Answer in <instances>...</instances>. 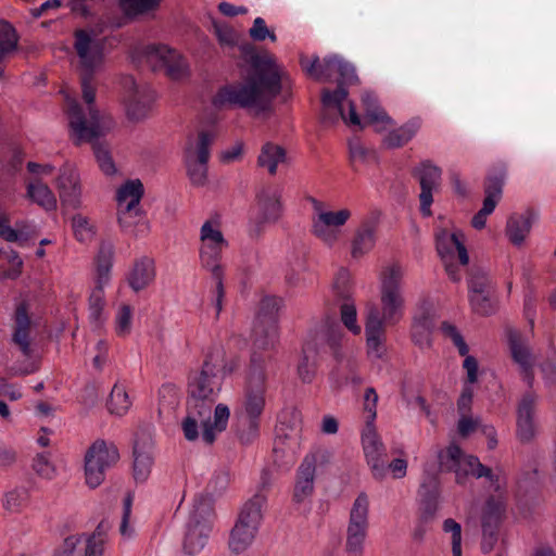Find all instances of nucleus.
<instances>
[{
	"mask_svg": "<svg viewBox=\"0 0 556 556\" xmlns=\"http://www.w3.org/2000/svg\"><path fill=\"white\" fill-rule=\"evenodd\" d=\"M74 48L81 71V102L66 96L67 118L71 136L78 143L93 141L106 135L113 127L111 115L102 112L96 104L97 88L92 76L104 61V40L93 29L75 31Z\"/></svg>",
	"mask_w": 556,
	"mask_h": 556,
	"instance_id": "1",
	"label": "nucleus"
},
{
	"mask_svg": "<svg viewBox=\"0 0 556 556\" xmlns=\"http://www.w3.org/2000/svg\"><path fill=\"white\" fill-rule=\"evenodd\" d=\"M290 79L270 54L252 58V73L247 81L226 85L218 89L212 103L217 109L241 108L254 116H266L273 112V101L285 92L289 97Z\"/></svg>",
	"mask_w": 556,
	"mask_h": 556,
	"instance_id": "2",
	"label": "nucleus"
},
{
	"mask_svg": "<svg viewBox=\"0 0 556 556\" xmlns=\"http://www.w3.org/2000/svg\"><path fill=\"white\" fill-rule=\"evenodd\" d=\"M301 65L309 76L318 80H329L336 75L340 77L334 90L324 89L321 92L323 121L334 124L341 118L346 126L363 129L362 118L345 88L358 81L355 67L337 55L325 58L323 62L317 56L303 59Z\"/></svg>",
	"mask_w": 556,
	"mask_h": 556,
	"instance_id": "3",
	"label": "nucleus"
},
{
	"mask_svg": "<svg viewBox=\"0 0 556 556\" xmlns=\"http://www.w3.org/2000/svg\"><path fill=\"white\" fill-rule=\"evenodd\" d=\"M406 269L399 263L386 265L379 274L380 305L370 303L366 306V320L376 313L381 326L394 325L404 316L405 300L403 282Z\"/></svg>",
	"mask_w": 556,
	"mask_h": 556,
	"instance_id": "4",
	"label": "nucleus"
},
{
	"mask_svg": "<svg viewBox=\"0 0 556 556\" xmlns=\"http://www.w3.org/2000/svg\"><path fill=\"white\" fill-rule=\"evenodd\" d=\"M230 417L229 407L219 403L215 406L213 417L207 405L188 404V410L181 420V430L188 441L199 438L206 444H212L217 435L226 430Z\"/></svg>",
	"mask_w": 556,
	"mask_h": 556,
	"instance_id": "5",
	"label": "nucleus"
},
{
	"mask_svg": "<svg viewBox=\"0 0 556 556\" xmlns=\"http://www.w3.org/2000/svg\"><path fill=\"white\" fill-rule=\"evenodd\" d=\"M225 351L220 345L211 346L205 353L202 367L190 374L188 379V404L198 401L214 402L223 388V377L218 375V367L224 359Z\"/></svg>",
	"mask_w": 556,
	"mask_h": 556,
	"instance_id": "6",
	"label": "nucleus"
},
{
	"mask_svg": "<svg viewBox=\"0 0 556 556\" xmlns=\"http://www.w3.org/2000/svg\"><path fill=\"white\" fill-rule=\"evenodd\" d=\"M199 262L200 266L217 277L224 273L223 254L229 248V241L223 229L219 214L210 215L199 228Z\"/></svg>",
	"mask_w": 556,
	"mask_h": 556,
	"instance_id": "7",
	"label": "nucleus"
},
{
	"mask_svg": "<svg viewBox=\"0 0 556 556\" xmlns=\"http://www.w3.org/2000/svg\"><path fill=\"white\" fill-rule=\"evenodd\" d=\"M362 104L365 111V123L371 125L376 131H388L383 138V143L388 148H400L410 141L419 129L417 121H410L399 128L391 129L394 125L393 119L380 106L377 97L365 91L362 96Z\"/></svg>",
	"mask_w": 556,
	"mask_h": 556,
	"instance_id": "8",
	"label": "nucleus"
},
{
	"mask_svg": "<svg viewBox=\"0 0 556 556\" xmlns=\"http://www.w3.org/2000/svg\"><path fill=\"white\" fill-rule=\"evenodd\" d=\"M265 503L266 497L256 494L242 506L229 534L228 546L232 553H244L254 543L263 521Z\"/></svg>",
	"mask_w": 556,
	"mask_h": 556,
	"instance_id": "9",
	"label": "nucleus"
},
{
	"mask_svg": "<svg viewBox=\"0 0 556 556\" xmlns=\"http://www.w3.org/2000/svg\"><path fill=\"white\" fill-rule=\"evenodd\" d=\"M440 466L446 470L454 471L457 481L460 482L462 472L471 475L476 478H486L494 491L501 492L506 486V477L502 470L495 471L482 465L475 456H464L460 447L451 444L445 452H439Z\"/></svg>",
	"mask_w": 556,
	"mask_h": 556,
	"instance_id": "10",
	"label": "nucleus"
},
{
	"mask_svg": "<svg viewBox=\"0 0 556 556\" xmlns=\"http://www.w3.org/2000/svg\"><path fill=\"white\" fill-rule=\"evenodd\" d=\"M343 333L339 325L327 329L311 330L303 343L302 356L298 365L299 378L304 383H311L315 377L317 363L316 356L323 346H328L337 356Z\"/></svg>",
	"mask_w": 556,
	"mask_h": 556,
	"instance_id": "11",
	"label": "nucleus"
},
{
	"mask_svg": "<svg viewBox=\"0 0 556 556\" xmlns=\"http://www.w3.org/2000/svg\"><path fill=\"white\" fill-rule=\"evenodd\" d=\"M264 382L263 374H258L257 377L251 376L249 380L241 404L236 410L240 427L243 428L240 438H255L258 433L261 416L266 404Z\"/></svg>",
	"mask_w": 556,
	"mask_h": 556,
	"instance_id": "12",
	"label": "nucleus"
},
{
	"mask_svg": "<svg viewBox=\"0 0 556 556\" xmlns=\"http://www.w3.org/2000/svg\"><path fill=\"white\" fill-rule=\"evenodd\" d=\"M352 216L351 210L338 211L326 208L321 202L313 200L311 232L324 245L337 247L343 238V227Z\"/></svg>",
	"mask_w": 556,
	"mask_h": 556,
	"instance_id": "13",
	"label": "nucleus"
},
{
	"mask_svg": "<svg viewBox=\"0 0 556 556\" xmlns=\"http://www.w3.org/2000/svg\"><path fill=\"white\" fill-rule=\"evenodd\" d=\"M435 247L450 279L455 282L460 281V266L464 267L469 263L465 233L460 229L448 231L439 228L435 231Z\"/></svg>",
	"mask_w": 556,
	"mask_h": 556,
	"instance_id": "14",
	"label": "nucleus"
},
{
	"mask_svg": "<svg viewBox=\"0 0 556 556\" xmlns=\"http://www.w3.org/2000/svg\"><path fill=\"white\" fill-rule=\"evenodd\" d=\"M119 459V452L113 442L94 441L87 450L84 458L85 482L96 489L105 479V472Z\"/></svg>",
	"mask_w": 556,
	"mask_h": 556,
	"instance_id": "15",
	"label": "nucleus"
},
{
	"mask_svg": "<svg viewBox=\"0 0 556 556\" xmlns=\"http://www.w3.org/2000/svg\"><path fill=\"white\" fill-rule=\"evenodd\" d=\"M369 528V498L366 493L357 495L352 504L346 527L344 552L346 556H363Z\"/></svg>",
	"mask_w": 556,
	"mask_h": 556,
	"instance_id": "16",
	"label": "nucleus"
},
{
	"mask_svg": "<svg viewBox=\"0 0 556 556\" xmlns=\"http://www.w3.org/2000/svg\"><path fill=\"white\" fill-rule=\"evenodd\" d=\"M213 141L214 134L211 131H201L187 139L184 159L188 177L193 186L202 187L207 181V162Z\"/></svg>",
	"mask_w": 556,
	"mask_h": 556,
	"instance_id": "17",
	"label": "nucleus"
},
{
	"mask_svg": "<svg viewBox=\"0 0 556 556\" xmlns=\"http://www.w3.org/2000/svg\"><path fill=\"white\" fill-rule=\"evenodd\" d=\"M141 58L153 70H164L173 80H180L189 75V65L185 58L166 45H148L141 51Z\"/></svg>",
	"mask_w": 556,
	"mask_h": 556,
	"instance_id": "18",
	"label": "nucleus"
},
{
	"mask_svg": "<svg viewBox=\"0 0 556 556\" xmlns=\"http://www.w3.org/2000/svg\"><path fill=\"white\" fill-rule=\"evenodd\" d=\"M283 213L281 191L277 188H265L256 197L255 212L249 222L252 236H260L267 225L277 223Z\"/></svg>",
	"mask_w": 556,
	"mask_h": 556,
	"instance_id": "19",
	"label": "nucleus"
},
{
	"mask_svg": "<svg viewBox=\"0 0 556 556\" xmlns=\"http://www.w3.org/2000/svg\"><path fill=\"white\" fill-rule=\"evenodd\" d=\"M126 114L131 121L148 117L155 100L153 90L147 85H138L132 76L122 78Z\"/></svg>",
	"mask_w": 556,
	"mask_h": 556,
	"instance_id": "20",
	"label": "nucleus"
},
{
	"mask_svg": "<svg viewBox=\"0 0 556 556\" xmlns=\"http://www.w3.org/2000/svg\"><path fill=\"white\" fill-rule=\"evenodd\" d=\"M506 341L511 362L528 387L534 381L535 357L531 351L529 339L516 329L506 331Z\"/></svg>",
	"mask_w": 556,
	"mask_h": 556,
	"instance_id": "21",
	"label": "nucleus"
},
{
	"mask_svg": "<svg viewBox=\"0 0 556 556\" xmlns=\"http://www.w3.org/2000/svg\"><path fill=\"white\" fill-rule=\"evenodd\" d=\"M415 175L420 185V213L422 216L429 217L432 215L433 192L441 185L442 170L430 161H424L415 168Z\"/></svg>",
	"mask_w": 556,
	"mask_h": 556,
	"instance_id": "22",
	"label": "nucleus"
},
{
	"mask_svg": "<svg viewBox=\"0 0 556 556\" xmlns=\"http://www.w3.org/2000/svg\"><path fill=\"white\" fill-rule=\"evenodd\" d=\"M362 445L366 462L375 480L382 481L386 478V446L377 433L375 425H365L362 432Z\"/></svg>",
	"mask_w": 556,
	"mask_h": 556,
	"instance_id": "23",
	"label": "nucleus"
},
{
	"mask_svg": "<svg viewBox=\"0 0 556 556\" xmlns=\"http://www.w3.org/2000/svg\"><path fill=\"white\" fill-rule=\"evenodd\" d=\"M132 473L137 482H146L154 463V441L150 435L138 437L134 444Z\"/></svg>",
	"mask_w": 556,
	"mask_h": 556,
	"instance_id": "24",
	"label": "nucleus"
},
{
	"mask_svg": "<svg viewBox=\"0 0 556 556\" xmlns=\"http://www.w3.org/2000/svg\"><path fill=\"white\" fill-rule=\"evenodd\" d=\"M60 199L63 204L71 207H78L81 203V186L79 174L71 165H65L56 179Z\"/></svg>",
	"mask_w": 556,
	"mask_h": 556,
	"instance_id": "25",
	"label": "nucleus"
},
{
	"mask_svg": "<svg viewBox=\"0 0 556 556\" xmlns=\"http://www.w3.org/2000/svg\"><path fill=\"white\" fill-rule=\"evenodd\" d=\"M377 219L364 218L351 240V256L359 260L370 253L377 241Z\"/></svg>",
	"mask_w": 556,
	"mask_h": 556,
	"instance_id": "26",
	"label": "nucleus"
},
{
	"mask_svg": "<svg viewBox=\"0 0 556 556\" xmlns=\"http://www.w3.org/2000/svg\"><path fill=\"white\" fill-rule=\"evenodd\" d=\"M536 400L538 397L534 393H527L519 402L517 408V435L522 442H530L535 435L533 416Z\"/></svg>",
	"mask_w": 556,
	"mask_h": 556,
	"instance_id": "27",
	"label": "nucleus"
},
{
	"mask_svg": "<svg viewBox=\"0 0 556 556\" xmlns=\"http://www.w3.org/2000/svg\"><path fill=\"white\" fill-rule=\"evenodd\" d=\"M115 247L112 242L102 241L94 258V282L93 289L104 291L111 281V273L114 263Z\"/></svg>",
	"mask_w": 556,
	"mask_h": 556,
	"instance_id": "28",
	"label": "nucleus"
},
{
	"mask_svg": "<svg viewBox=\"0 0 556 556\" xmlns=\"http://www.w3.org/2000/svg\"><path fill=\"white\" fill-rule=\"evenodd\" d=\"M375 314L372 313L369 320L365 321L366 346L370 358L380 359L387 353L386 326H381Z\"/></svg>",
	"mask_w": 556,
	"mask_h": 556,
	"instance_id": "29",
	"label": "nucleus"
},
{
	"mask_svg": "<svg viewBox=\"0 0 556 556\" xmlns=\"http://www.w3.org/2000/svg\"><path fill=\"white\" fill-rule=\"evenodd\" d=\"M117 223L121 230L134 237H143L149 232V223L142 207L116 208Z\"/></svg>",
	"mask_w": 556,
	"mask_h": 556,
	"instance_id": "30",
	"label": "nucleus"
},
{
	"mask_svg": "<svg viewBox=\"0 0 556 556\" xmlns=\"http://www.w3.org/2000/svg\"><path fill=\"white\" fill-rule=\"evenodd\" d=\"M154 261L148 256H142L136 260L126 277L129 287L135 292L146 289L154 281Z\"/></svg>",
	"mask_w": 556,
	"mask_h": 556,
	"instance_id": "31",
	"label": "nucleus"
},
{
	"mask_svg": "<svg viewBox=\"0 0 556 556\" xmlns=\"http://www.w3.org/2000/svg\"><path fill=\"white\" fill-rule=\"evenodd\" d=\"M534 216L531 212L511 214L506 222L505 235L515 247H521L530 235Z\"/></svg>",
	"mask_w": 556,
	"mask_h": 556,
	"instance_id": "32",
	"label": "nucleus"
},
{
	"mask_svg": "<svg viewBox=\"0 0 556 556\" xmlns=\"http://www.w3.org/2000/svg\"><path fill=\"white\" fill-rule=\"evenodd\" d=\"M316 460L314 456H306L298 471V480L294 486V501L301 503L308 498L314 491Z\"/></svg>",
	"mask_w": 556,
	"mask_h": 556,
	"instance_id": "33",
	"label": "nucleus"
},
{
	"mask_svg": "<svg viewBox=\"0 0 556 556\" xmlns=\"http://www.w3.org/2000/svg\"><path fill=\"white\" fill-rule=\"evenodd\" d=\"M144 188L139 179L126 180L116 190V208H140Z\"/></svg>",
	"mask_w": 556,
	"mask_h": 556,
	"instance_id": "34",
	"label": "nucleus"
},
{
	"mask_svg": "<svg viewBox=\"0 0 556 556\" xmlns=\"http://www.w3.org/2000/svg\"><path fill=\"white\" fill-rule=\"evenodd\" d=\"M215 521L214 500L211 495L200 494L193 501L189 522L191 525L207 526L213 529Z\"/></svg>",
	"mask_w": 556,
	"mask_h": 556,
	"instance_id": "35",
	"label": "nucleus"
},
{
	"mask_svg": "<svg viewBox=\"0 0 556 556\" xmlns=\"http://www.w3.org/2000/svg\"><path fill=\"white\" fill-rule=\"evenodd\" d=\"M212 529L207 526L188 523L184 540V552L189 556L199 555L207 544Z\"/></svg>",
	"mask_w": 556,
	"mask_h": 556,
	"instance_id": "36",
	"label": "nucleus"
},
{
	"mask_svg": "<svg viewBox=\"0 0 556 556\" xmlns=\"http://www.w3.org/2000/svg\"><path fill=\"white\" fill-rule=\"evenodd\" d=\"M30 319L28 317L26 306L21 304L15 311V331L13 341L17 344L25 356L30 354L29 341Z\"/></svg>",
	"mask_w": 556,
	"mask_h": 556,
	"instance_id": "37",
	"label": "nucleus"
},
{
	"mask_svg": "<svg viewBox=\"0 0 556 556\" xmlns=\"http://www.w3.org/2000/svg\"><path fill=\"white\" fill-rule=\"evenodd\" d=\"M505 514V501L502 495L490 497L482 511V529L496 530Z\"/></svg>",
	"mask_w": 556,
	"mask_h": 556,
	"instance_id": "38",
	"label": "nucleus"
},
{
	"mask_svg": "<svg viewBox=\"0 0 556 556\" xmlns=\"http://www.w3.org/2000/svg\"><path fill=\"white\" fill-rule=\"evenodd\" d=\"M254 344L261 349L274 344L278 338V324L275 318H269L267 321L262 319L261 316L257 318V323L254 327Z\"/></svg>",
	"mask_w": 556,
	"mask_h": 556,
	"instance_id": "39",
	"label": "nucleus"
},
{
	"mask_svg": "<svg viewBox=\"0 0 556 556\" xmlns=\"http://www.w3.org/2000/svg\"><path fill=\"white\" fill-rule=\"evenodd\" d=\"M27 197L29 200L46 211L56 208V198L50 188L41 181H34L27 186Z\"/></svg>",
	"mask_w": 556,
	"mask_h": 556,
	"instance_id": "40",
	"label": "nucleus"
},
{
	"mask_svg": "<svg viewBox=\"0 0 556 556\" xmlns=\"http://www.w3.org/2000/svg\"><path fill=\"white\" fill-rule=\"evenodd\" d=\"M106 405L112 415L124 416L128 413L131 407V400L123 383L116 382L113 386Z\"/></svg>",
	"mask_w": 556,
	"mask_h": 556,
	"instance_id": "41",
	"label": "nucleus"
},
{
	"mask_svg": "<svg viewBox=\"0 0 556 556\" xmlns=\"http://www.w3.org/2000/svg\"><path fill=\"white\" fill-rule=\"evenodd\" d=\"M105 294L100 289H93L89 296L88 318L94 329H100L106 321Z\"/></svg>",
	"mask_w": 556,
	"mask_h": 556,
	"instance_id": "42",
	"label": "nucleus"
},
{
	"mask_svg": "<svg viewBox=\"0 0 556 556\" xmlns=\"http://www.w3.org/2000/svg\"><path fill=\"white\" fill-rule=\"evenodd\" d=\"M432 319L429 315L415 316L412 326V339L420 349L431 345Z\"/></svg>",
	"mask_w": 556,
	"mask_h": 556,
	"instance_id": "43",
	"label": "nucleus"
},
{
	"mask_svg": "<svg viewBox=\"0 0 556 556\" xmlns=\"http://www.w3.org/2000/svg\"><path fill=\"white\" fill-rule=\"evenodd\" d=\"M286 160V152L280 146L267 142L263 146L258 155L260 166L266 168L271 175L277 172V167Z\"/></svg>",
	"mask_w": 556,
	"mask_h": 556,
	"instance_id": "44",
	"label": "nucleus"
},
{
	"mask_svg": "<svg viewBox=\"0 0 556 556\" xmlns=\"http://www.w3.org/2000/svg\"><path fill=\"white\" fill-rule=\"evenodd\" d=\"M30 502V490L24 485L15 486L5 492L3 508L10 513L23 511Z\"/></svg>",
	"mask_w": 556,
	"mask_h": 556,
	"instance_id": "45",
	"label": "nucleus"
},
{
	"mask_svg": "<svg viewBox=\"0 0 556 556\" xmlns=\"http://www.w3.org/2000/svg\"><path fill=\"white\" fill-rule=\"evenodd\" d=\"M31 468L37 476L46 480H52L58 475L56 467L49 452L36 454L31 463Z\"/></svg>",
	"mask_w": 556,
	"mask_h": 556,
	"instance_id": "46",
	"label": "nucleus"
},
{
	"mask_svg": "<svg viewBox=\"0 0 556 556\" xmlns=\"http://www.w3.org/2000/svg\"><path fill=\"white\" fill-rule=\"evenodd\" d=\"M162 0H119L122 10L128 16L144 14L157 9Z\"/></svg>",
	"mask_w": 556,
	"mask_h": 556,
	"instance_id": "47",
	"label": "nucleus"
},
{
	"mask_svg": "<svg viewBox=\"0 0 556 556\" xmlns=\"http://www.w3.org/2000/svg\"><path fill=\"white\" fill-rule=\"evenodd\" d=\"M341 321L353 334H359L362 327L357 323V309L352 300H345L340 306Z\"/></svg>",
	"mask_w": 556,
	"mask_h": 556,
	"instance_id": "48",
	"label": "nucleus"
},
{
	"mask_svg": "<svg viewBox=\"0 0 556 556\" xmlns=\"http://www.w3.org/2000/svg\"><path fill=\"white\" fill-rule=\"evenodd\" d=\"M72 228L75 238L80 242H89L96 235V227L89 222L87 217L80 214L73 216Z\"/></svg>",
	"mask_w": 556,
	"mask_h": 556,
	"instance_id": "49",
	"label": "nucleus"
},
{
	"mask_svg": "<svg viewBox=\"0 0 556 556\" xmlns=\"http://www.w3.org/2000/svg\"><path fill=\"white\" fill-rule=\"evenodd\" d=\"M442 530L444 534L450 535L453 556H462V526L452 518L443 521Z\"/></svg>",
	"mask_w": 556,
	"mask_h": 556,
	"instance_id": "50",
	"label": "nucleus"
},
{
	"mask_svg": "<svg viewBox=\"0 0 556 556\" xmlns=\"http://www.w3.org/2000/svg\"><path fill=\"white\" fill-rule=\"evenodd\" d=\"M132 327V308L130 305L123 304L115 315V331L119 337H126L130 333Z\"/></svg>",
	"mask_w": 556,
	"mask_h": 556,
	"instance_id": "51",
	"label": "nucleus"
},
{
	"mask_svg": "<svg viewBox=\"0 0 556 556\" xmlns=\"http://www.w3.org/2000/svg\"><path fill=\"white\" fill-rule=\"evenodd\" d=\"M17 35L12 25L0 21V52L10 53L16 49Z\"/></svg>",
	"mask_w": 556,
	"mask_h": 556,
	"instance_id": "52",
	"label": "nucleus"
},
{
	"mask_svg": "<svg viewBox=\"0 0 556 556\" xmlns=\"http://www.w3.org/2000/svg\"><path fill=\"white\" fill-rule=\"evenodd\" d=\"M134 502V495L128 493L123 502V517L119 527L121 535L125 540H130L135 535V529L129 525V519L131 515V507Z\"/></svg>",
	"mask_w": 556,
	"mask_h": 556,
	"instance_id": "53",
	"label": "nucleus"
},
{
	"mask_svg": "<svg viewBox=\"0 0 556 556\" xmlns=\"http://www.w3.org/2000/svg\"><path fill=\"white\" fill-rule=\"evenodd\" d=\"M94 156L99 164L100 169L106 175V176H113L116 174L117 169L116 166L112 160V156L109 152V150L100 144H96L93 147Z\"/></svg>",
	"mask_w": 556,
	"mask_h": 556,
	"instance_id": "54",
	"label": "nucleus"
},
{
	"mask_svg": "<svg viewBox=\"0 0 556 556\" xmlns=\"http://www.w3.org/2000/svg\"><path fill=\"white\" fill-rule=\"evenodd\" d=\"M378 394L374 388H367L364 393L363 409L366 414V425H375L377 417Z\"/></svg>",
	"mask_w": 556,
	"mask_h": 556,
	"instance_id": "55",
	"label": "nucleus"
},
{
	"mask_svg": "<svg viewBox=\"0 0 556 556\" xmlns=\"http://www.w3.org/2000/svg\"><path fill=\"white\" fill-rule=\"evenodd\" d=\"M106 538L101 533H92L86 540L85 556H103L106 546Z\"/></svg>",
	"mask_w": 556,
	"mask_h": 556,
	"instance_id": "56",
	"label": "nucleus"
},
{
	"mask_svg": "<svg viewBox=\"0 0 556 556\" xmlns=\"http://www.w3.org/2000/svg\"><path fill=\"white\" fill-rule=\"evenodd\" d=\"M441 330L444 333L445 337L450 338L454 345L458 349V352L460 355H467L468 354V346L462 336V333L458 331V329L448 323H443L441 326Z\"/></svg>",
	"mask_w": 556,
	"mask_h": 556,
	"instance_id": "57",
	"label": "nucleus"
},
{
	"mask_svg": "<svg viewBox=\"0 0 556 556\" xmlns=\"http://www.w3.org/2000/svg\"><path fill=\"white\" fill-rule=\"evenodd\" d=\"M214 31L222 46L232 47L238 42V34L226 24L214 23Z\"/></svg>",
	"mask_w": 556,
	"mask_h": 556,
	"instance_id": "58",
	"label": "nucleus"
},
{
	"mask_svg": "<svg viewBox=\"0 0 556 556\" xmlns=\"http://www.w3.org/2000/svg\"><path fill=\"white\" fill-rule=\"evenodd\" d=\"M472 309L480 315H489L494 311V305L488 295V292L473 294L469 296Z\"/></svg>",
	"mask_w": 556,
	"mask_h": 556,
	"instance_id": "59",
	"label": "nucleus"
},
{
	"mask_svg": "<svg viewBox=\"0 0 556 556\" xmlns=\"http://www.w3.org/2000/svg\"><path fill=\"white\" fill-rule=\"evenodd\" d=\"M249 34H250V37L256 41H263L266 38H269L271 41H276V39H277L276 35L274 33L269 31L264 18H262V17H256L254 20L253 25L249 30Z\"/></svg>",
	"mask_w": 556,
	"mask_h": 556,
	"instance_id": "60",
	"label": "nucleus"
},
{
	"mask_svg": "<svg viewBox=\"0 0 556 556\" xmlns=\"http://www.w3.org/2000/svg\"><path fill=\"white\" fill-rule=\"evenodd\" d=\"M80 538L78 535H70L64 539L63 543L54 551L53 556H80L78 546Z\"/></svg>",
	"mask_w": 556,
	"mask_h": 556,
	"instance_id": "61",
	"label": "nucleus"
},
{
	"mask_svg": "<svg viewBox=\"0 0 556 556\" xmlns=\"http://www.w3.org/2000/svg\"><path fill=\"white\" fill-rule=\"evenodd\" d=\"M489 278L485 273H472L468 280L469 296L486 292Z\"/></svg>",
	"mask_w": 556,
	"mask_h": 556,
	"instance_id": "62",
	"label": "nucleus"
},
{
	"mask_svg": "<svg viewBox=\"0 0 556 556\" xmlns=\"http://www.w3.org/2000/svg\"><path fill=\"white\" fill-rule=\"evenodd\" d=\"M215 282V291L212 299V305L215 309V318L218 319L219 315L223 311V300H224V273H220L217 277H212Z\"/></svg>",
	"mask_w": 556,
	"mask_h": 556,
	"instance_id": "63",
	"label": "nucleus"
},
{
	"mask_svg": "<svg viewBox=\"0 0 556 556\" xmlns=\"http://www.w3.org/2000/svg\"><path fill=\"white\" fill-rule=\"evenodd\" d=\"M0 237L9 242H15L24 238V235L10 226L7 214L0 213Z\"/></svg>",
	"mask_w": 556,
	"mask_h": 556,
	"instance_id": "64",
	"label": "nucleus"
}]
</instances>
